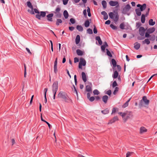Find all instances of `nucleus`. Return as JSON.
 <instances>
[{
	"label": "nucleus",
	"mask_w": 157,
	"mask_h": 157,
	"mask_svg": "<svg viewBox=\"0 0 157 157\" xmlns=\"http://www.w3.org/2000/svg\"><path fill=\"white\" fill-rule=\"evenodd\" d=\"M118 109L116 108H113L112 110V112L111 113V114H113L114 113H115L116 112V110Z\"/></svg>",
	"instance_id": "obj_50"
},
{
	"label": "nucleus",
	"mask_w": 157,
	"mask_h": 157,
	"mask_svg": "<svg viewBox=\"0 0 157 157\" xmlns=\"http://www.w3.org/2000/svg\"><path fill=\"white\" fill-rule=\"evenodd\" d=\"M91 84L90 83V85H87L86 86V90L87 92H91L92 88L91 87Z\"/></svg>",
	"instance_id": "obj_14"
},
{
	"label": "nucleus",
	"mask_w": 157,
	"mask_h": 157,
	"mask_svg": "<svg viewBox=\"0 0 157 157\" xmlns=\"http://www.w3.org/2000/svg\"><path fill=\"white\" fill-rule=\"evenodd\" d=\"M101 112L103 114H106L109 113V110L108 109H106L103 110H102Z\"/></svg>",
	"instance_id": "obj_28"
},
{
	"label": "nucleus",
	"mask_w": 157,
	"mask_h": 157,
	"mask_svg": "<svg viewBox=\"0 0 157 157\" xmlns=\"http://www.w3.org/2000/svg\"><path fill=\"white\" fill-rule=\"evenodd\" d=\"M79 61V60L78 59L77 57H75L74 59V61L75 63H76L77 62H78Z\"/></svg>",
	"instance_id": "obj_58"
},
{
	"label": "nucleus",
	"mask_w": 157,
	"mask_h": 157,
	"mask_svg": "<svg viewBox=\"0 0 157 157\" xmlns=\"http://www.w3.org/2000/svg\"><path fill=\"white\" fill-rule=\"evenodd\" d=\"M146 5L145 4H143L140 8V10L142 11L144 10L146 8Z\"/></svg>",
	"instance_id": "obj_27"
},
{
	"label": "nucleus",
	"mask_w": 157,
	"mask_h": 157,
	"mask_svg": "<svg viewBox=\"0 0 157 157\" xmlns=\"http://www.w3.org/2000/svg\"><path fill=\"white\" fill-rule=\"evenodd\" d=\"M145 16L144 14H142L141 17V21L143 23H144L145 22Z\"/></svg>",
	"instance_id": "obj_33"
},
{
	"label": "nucleus",
	"mask_w": 157,
	"mask_h": 157,
	"mask_svg": "<svg viewBox=\"0 0 157 157\" xmlns=\"http://www.w3.org/2000/svg\"><path fill=\"white\" fill-rule=\"evenodd\" d=\"M109 15V17L113 19L114 21L117 22L118 20L119 16L117 13L114 14L113 12H110Z\"/></svg>",
	"instance_id": "obj_3"
},
{
	"label": "nucleus",
	"mask_w": 157,
	"mask_h": 157,
	"mask_svg": "<svg viewBox=\"0 0 157 157\" xmlns=\"http://www.w3.org/2000/svg\"><path fill=\"white\" fill-rule=\"evenodd\" d=\"M53 16V13H50L48 14L47 16V19L48 21H52V17Z\"/></svg>",
	"instance_id": "obj_13"
},
{
	"label": "nucleus",
	"mask_w": 157,
	"mask_h": 157,
	"mask_svg": "<svg viewBox=\"0 0 157 157\" xmlns=\"http://www.w3.org/2000/svg\"><path fill=\"white\" fill-rule=\"evenodd\" d=\"M60 10V8L59 7H57L56 8L55 11L54 12V13H59V11Z\"/></svg>",
	"instance_id": "obj_43"
},
{
	"label": "nucleus",
	"mask_w": 157,
	"mask_h": 157,
	"mask_svg": "<svg viewBox=\"0 0 157 157\" xmlns=\"http://www.w3.org/2000/svg\"><path fill=\"white\" fill-rule=\"evenodd\" d=\"M80 36L79 35H77L76 36V39H75V43L76 44H78L80 41Z\"/></svg>",
	"instance_id": "obj_18"
},
{
	"label": "nucleus",
	"mask_w": 157,
	"mask_h": 157,
	"mask_svg": "<svg viewBox=\"0 0 157 157\" xmlns=\"http://www.w3.org/2000/svg\"><path fill=\"white\" fill-rule=\"evenodd\" d=\"M56 16L57 17L60 18L61 17V14L60 13H54Z\"/></svg>",
	"instance_id": "obj_39"
},
{
	"label": "nucleus",
	"mask_w": 157,
	"mask_h": 157,
	"mask_svg": "<svg viewBox=\"0 0 157 157\" xmlns=\"http://www.w3.org/2000/svg\"><path fill=\"white\" fill-rule=\"evenodd\" d=\"M76 53L78 56H81L83 55L84 52L80 49H78L76 50Z\"/></svg>",
	"instance_id": "obj_15"
},
{
	"label": "nucleus",
	"mask_w": 157,
	"mask_h": 157,
	"mask_svg": "<svg viewBox=\"0 0 157 157\" xmlns=\"http://www.w3.org/2000/svg\"><path fill=\"white\" fill-rule=\"evenodd\" d=\"M140 47V44L137 43L134 44V48L136 50L138 49Z\"/></svg>",
	"instance_id": "obj_24"
},
{
	"label": "nucleus",
	"mask_w": 157,
	"mask_h": 157,
	"mask_svg": "<svg viewBox=\"0 0 157 157\" xmlns=\"http://www.w3.org/2000/svg\"><path fill=\"white\" fill-rule=\"evenodd\" d=\"M27 6L31 9V10H28V11L32 14H34V13L33 10V7L31 2L30 1H28L27 2Z\"/></svg>",
	"instance_id": "obj_5"
},
{
	"label": "nucleus",
	"mask_w": 157,
	"mask_h": 157,
	"mask_svg": "<svg viewBox=\"0 0 157 157\" xmlns=\"http://www.w3.org/2000/svg\"><path fill=\"white\" fill-rule=\"evenodd\" d=\"M118 87H116L115 88V89L114 90V91L113 92V94L114 95L116 94L117 93V92L118 91Z\"/></svg>",
	"instance_id": "obj_44"
},
{
	"label": "nucleus",
	"mask_w": 157,
	"mask_h": 157,
	"mask_svg": "<svg viewBox=\"0 0 157 157\" xmlns=\"http://www.w3.org/2000/svg\"><path fill=\"white\" fill-rule=\"evenodd\" d=\"M135 11L137 15L138 16H140L141 15V11L139 9H136Z\"/></svg>",
	"instance_id": "obj_30"
},
{
	"label": "nucleus",
	"mask_w": 157,
	"mask_h": 157,
	"mask_svg": "<svg viewBox=\"0 0 157 157\" xmlns=\"http://www.w3.org/2000/svg\"><path fill=\"white\" fill-rule=\"evenodd\" d=\"M149 34L150 33H148L147 31V32L145 34V37L147 38L148 37H150V36H151V35H149Z\"/></svg>",
	"instance_id": "obj_56"
},
{
	"label": "nucleus",
	"mask_w": 157,
	"mask_h": 157,
	"mask_svg": "<svg viewBox=\"0 0 157 157\" xmlns=\"http://www.w3.org/2000/svg\"><path fill=\"white\" fill-rule=\"evenodd\" d=\"M110 27L114 30L117 29V27L113 24H111L110 25Z\"/></svg>",
	"instance_id": "obj_47"
},
{
	"label": "nucleus",
	"mask_w": 157,
	"mask_h": 157,
	"mask_svg": "<svg viewBox=\"0 0 157 157\" xmlns=\"http://www.w3.org/2000/svg\"><path fill=\"white\" fill-rule=\"evenodd\" d=\"M118 73L117 71H114L113 74V77L114 78H116L118 77Z\"/></svg>",
	"instance_id": "obj_23"
},
{
	"label": "nucleus",
	"mask_w": 157,
	"mask_h": 157,
	"mask_svg": "<svg viewBox=\"0 0 157 157\" xmlns=\"http://www.w3.org/2000/svg\"><path fill=\"white\" fill-rule=\"evenodd\" d=\"M70 21L71 22L72 24H74L75 23V20L73 18H71L70 20Z\"/></svg>",
	"instance_id": "obj_52"
},
{
	"label": "nucleus",
	"mask_w": 157,
	"mask_h": 157,
	"mask_svg": "<svg viewBox=\"0 0 157 157\" xmlns=\"http://www.w3.org/2000/svg\"><path fill=\"white\" fill-rule=\"evenodd\" d=\"M149 24L150 25H155V22L153 21L152 19H150L148 21Z\"/></svg>",
	"instance_id": "obj_25"
},
{
	"label": "nucleus",
	"mask_w": 157,
	"mask_h": 157,
	"mask_svg": "<svg viewBox=\"0 0 157 157\" xmlns=\"http://www.w3.org/2000/svg\"><path fill=\"white\" fill-rule=\"evenodd\" d=\"M87 33L89 34H91L93 33L92 30L90 29H88L87 30Z\"/></svg>",
	"instance_id": "obj_48"
},
{
	"label": "nucleus",
	"mask_w": 157,
	"mask_h": 157,
	"mask_svg": "<svg viewBox=\"0 0 157 157\" xmlns=\"http://www.w3.org/2000/svg\"><path fill=\"white\" fill-rule=\"evenodd\" d=\"M89 99L90 101H93L94 100L95 98L94 97H90Z\"/></svg>",
	"instance_id": "obj_57"
},
{
	"label": "nucleus",
	"mask_w": 157,
	"mask_h": 157,
	"mask_svg": "<svg viewBox=\"0 0 157 157\" xmlns=\"http://www.w3.org/2000/svg\"><path fill=\"white\" fill-rule=\"evenodd\" d=\"M87 12L88 13V16L90 17L91 16V14L90 12V9L89 7H87Z\"/></svg>",
	"instance_id": "obj_40"
},
{
	"label": "nucleus",
	"mask_w": 157,
	"mask_h": 157,
	"mask_svg": "<svg viewBox=\"0 0 157 157\" xmlns=\"http://www.w3.org/2000/svg\"><path fill=\"white\" fill-rule=\"evenodd\" d=\"M90 25V22L88 20H87L84 23L85 26L86 27H88Z\"/></svg>",
	"instance_id": "obj_36"
},
{
	"label": "nucleus",
	"mask_w": 157,
	"mask_h": 157,
	"mask_svg": "<svg viewBox=\"0 0 157 157\" xmlns=\"http://www.w3.org/2000/svg\"><path fill=\"white\" fill-rule=\"evenodd\" d=\"M76 28L77 30H78L79 31H82L83 30V29L82 27L81 26L79 25H78L77 26Z\"/></svg>",
	"instance_id": "obj_32"
},
{
	"label": "nucleus",
	"mask_w": 157,
	"mask_h": 157,
	"mask_svg": "<svg viewBox=\"0 0 157 157\" xmlns=\"http://www.w3.org/2000/svg\"><path fill=\"white\" fill-rule=\"evenodd\" d=\"M143 100L146 105H148L149 101L147 99V97L146 96H144L143 97Z\"/></svg>",
	"instance_id": "obj_16"
},
{
	"label": "nucleus",
	"mask_w": 157,
	"mask_h": 157,
	"mask_svg": "<svg viewBox=\"0 0 157 157\" xmlns=\"http://www.w3.org/2000/svg\"><path fill=\"white\" fill-rule=\"evenodd\" d=\"M141 25V23L140 22H137L136 23V27L137 29L140 28Z\"/></svg>",
	"instance_id": "obj_51"
},
{
	"label": "nucleus",
	"mask_w": 157,
	"mask_h": 157,
	"mask_svg": "<svg viewBox=\"0 0 157 157\" xmlns=\"http://www.w3.org/2000/svg\"><path fill=\"white\" fill-rule=\"evenodd\" d=\"M36 17L39 19H40L41 16L39 14H37L36 15Z\"/></svg>",
	"instance_id": "obj_61"
},
{
	"label": "nucleus",
	"mask_w": 157,
	"mask_h": 157,
	"mask_svg": "<svg viewBox=\"0 0 157 157\" xmlns=\"http://www.w3.org/2000/svg\"><path fill=\"white\" fill-rule=\"evenodd\" d=\"M106 50L107 51L106 53H107V55L110 57H112V55L111 54L110 52V51L107 49H106Z\"/></svg>",
	"instance_id": "obj_42"
},
{
	"label": "nucleus",
	"mask_w": 157,
	"mask_h": 157,
	"mask_svg": "<svg viewBox=\"0 0 157 157\" xmlns=\"http://www.w3.org/2000/svg\"><path fill=\"white\" fill-rule=\"evenodd\" d=\"M155 28L154 27H152L148 29L147 30V31L149 33H152L155 31Z\"/></svg>",
	"instance_id": "obj_19"
},
{
	"label": "nucleus",
	"mask_w": 157,
	"mask_h": 157,
	"mask_svg": "<svg viewBox=\"0 0 157 157\" xmlns=\"http://www.w3.org/2000/svg\"><path fill=\"white\" fill-rule=\"evenodd\" d=\"M57 58H56V60L54 63V66H57Z\"/></svg>",
	"instance_id": "obj_59"
},
{
	"label": "nucleus",
	"mask_w": 157,
	"mask_h": 157,
	"mask_svg": "<svg viewBox=\"0 0 157 157\" xmlns=\"http://www.w3.org/2000/svg\"><path fill=\"white\" fill-rule=\"evenodd\" d=\"M117 86V84L116 81H114L112 84V87L114 88Z\"/></svg>",
	"instance_id": "obj_49"
},
{
	"label": "nucleus",
	"mask_w": 157,
	"mask_h": 157,
	"mask_svg": "<svg viewBox=\"0 0 157 157\" xmlns=\"http://www.w3.org/2000/svg\"><path fill=\"white\" fill-rule=\"evenodd\" d=\"M86 60L83 58H81L80 59V62L79 63L78 67L79 68L82 69V66H85L86 65Z\"/></svg>",
	"instance_id": "obj_6"
},
{
	"label": "nucleus",
	"mask_w": 157,
	"mask_h": 157,
	"mask_svg": "<svg viewBox=\"0 0 157 157\" xmlns=\"http://www.w3.org/2000/svg\"><path fill=\"white\" fill-rule=\"evenodd\" d=\"M93 93L94 95H98L99 94L100 92L97 90H95L93 91Z\"/></svg>",
	"instance_id": "obj_41"
},
{
	"label": "nucleus",
	"mask_w": 157,
	"mask_h": 157,
	"mask_svg": "<svg viewBox=\"0 0 157 157\" xmlns=\"http://www.w3.org/2000/svg\"><path fill=\"white\" fill-rule=\"evenodd\" d=\"M111 62L113 67H115L116 66V62L115 60L113 59L111 60Z\"/></svg>",
	"instance_id": "obj_34"
},
{
	"label": "nucleus",
	"mask_w": 157,
	"mask_h": 157,
	"mask_svg": "<svg viewBox=\"0 0 157 157\" xmlns=\"http://www.w3.org/2000/svg\"><path fill=\"white\" fill-rule=\"evenodd\" d=\"M58 82L57 81L55 82L52 86V92L53 94V99H55L56 94L58 89Z\"/></svg>",
	"instance_id": "obj_2"
},
{
	"label": "nucleus",
	"mask_w": 157,
	"mask_h": 157,
	"mask_svg": "<svg viewBox=\"0 0 157 157\" xmlns=\"http://www.w3.org/2000/svg\"><path fill=\"white\" fill-rule=\"evenodd\" d=\"M69 29L70 31H72L75 28L73 26H71V27H69Z\"/></svg>",
	"instance_id": "obj_64"
},
{
	"label": "nucleus",
	"mask_w": 157,
	"mask_h": 157,
	"mask_svg": "<svg viewBox=\"0 0 157 157\" xmlns=\"http://www.w3.org/2000/svg\"><path fill=\"white\" fill-rule=\"evenodd\" d=\"M134 152H133L128 151L126 154V157H129L131 156Z\"/></svg>",
	"instance_id": "obj_35"
},
{
	"label": "nucleus",
	"mask_w": 157,
	"mask_h": 157,
	"mask_svg": "<svg viewBox=\"0 0 157 157\" xmlns=\"http://www.w3.org/2000/svg\"><path fill=\"white\" fill-rule=\"evenodd\" d=\"M101 4L103 6V8L105 9L106 8L107 3L105 1H102L101 2Z\"/></svg>",
	"instance_id": "obj_29"
},
{
	"label": "nucleus",
	"mask_w": 157,
	"mask_h": 157,
	"mask_svg": "<svg viewBox=\"0 0 157 157\" xmlns=\"http://www.w3.org/2000/svg\"><path fill=\"white\" fill-rule=\"evenodd\" d=\"M96 39L98 41L100 45H101L102 44V41L101 40L100 37L99 36H97L96 37Z\"/></svg>",
	"instance_id": "obj_22"
},
{
	"label": "nucleus",
	"mask_w": 157,
	"mask_h": 157,
	"mask_svg": "<svg viewBox=\"0 0 157 157\" xmlns=\"http://www.w3.org/2000/svg\"><path fill=\"white\" fill-rule=\"evenodd\" d=\"M94 28L93 29L94 33L95 34H96L97 33V29L96 28V27L95 25H94Z\"/></svg>",
	"instance_id": "obj_55"
},
{
	"label": "nucleus",
	"mask_w": 157,
	"mask_h": 157,
	"mask_svg": "<svg viewBox=\"0 0 157 157\" xmlns=\"http://www.w3.org/2000/svg\"><path fill=\"white\" fill-rule=\"evenodd\" d=\"M62 22V20L60 19H57L56 20V25H59V23H61Z\"/></svg>",
	"instance_id": "obj_37"
},
{
	"label": "nucleus",
	"mask_w": 157,
	"mask_h": 157,
	"mask_svg": "<svg viewBox=\"0 0 157 157\" xmlns=\"http://www.w3.org/2000/svg\"><path fill=\"white\" fill-rule=\"evenodd\" d=\"M124 23H121L120 25V28L123 29H124Z\"/></svg>",
	"instance_id": "obj_45"
},
{
	"label": "nucleus",
	"mask_w": 157,
	"mask_h": 157,
	"mask_svg": "<svg viewBox=\"0 0 157 157\" xmlns=\"http://www.w3.org/2000/svg\"><path fill=\"white\" fill-rule=\"evenodd\" d=\"M139 33L140 35L144 36L145 34V30L143 27H140L139 29Z\"/></svg>",
	"instance_id": "obj_8"
},
{
	"label": "nucleus",
	"mask_w": 157,
	"mask_h": 157,
	"mask_svg": "<svg viewBox=\"0 0 157 157\" xmlns=\"http://www.w3.org/2000/svg\"><path fill=\"white\" fill-rule=\"evenodd\" d=\"M82 79L84 81V82H86L87 81V77L86 76L85 74V73L83 72H82Z\"/></svg>",
	"instance_id": "obj_12"
},
{
	"label": "nucleus",
	"mask_w": 157,
	"mask_h": 157,
	"mask_svg": "<svg viewBox=\"0 0 157 157\" xmlns=\"http://www.w3.org/2000/svg\"><path fill=\"white\" fill-rule=\"evenodd\" d=\"M119 120L118 117L117 116L114 117L112 119L109 121L108 124H112L117 121Z\"/></svg>",
	"instance_id": "obj_9"
},
{
	"label": "nucleus",
	"mask_w": 157,
	"mask_h": 157,
	"mask_svg": "<svg viewBox=\"0 0 157 157\" xmlns=\"http://www.w3.org/2000/svg\"><path fill=\"white\" fill-rule=\"evenodd\" d=\"M109 4L110 6H115L117 5L118 6V3L117 1H111L109 2Z\"/></svg>",
	"instance_id": "obj_11"
},
{
	"label": "nucleus",
	"mask_w": 157,
	"mask_h": 157,
	"mask_svg": "<svg viewBox=\"0 0 157 157\" xmlns=\"http://www.w3.org/2000/svg\"><path fill=\"white\" fill-rule=\"evenodd\" d=\"M63 99L66 102H69L71 101V99L67 96V95Z\"/></svg>",
	"instance_id": "obj_20"
},
{
	"label": "nucleus",
	"mask_w": 157,
	"mask_h": 157,
	"mask_svg": "<svg viewBox=\"0 0 157 157\" xmlns=\"http://www.w3.org/2000/svg\"><path fill=\"white\" fill-rule=\"evenodd\" d=\"M111 94V91L110 90H109L108 91H107L106 94L109 95H110Z\"/></svg>",
	"instance_id": "obj_60"
},
{
	"label": "nucleus",
	"mask_w": 157,
	"mask_h": 157,
	"mask_svg": "<svg viewBox=\"0 0 157 157\" xmlns=\"http://www.w3.org/2000/svg\"><path fill=\"white\" fill-rule=\"evenodd\" d=\"M131 99V98H130L123 105L122 107L123 108H125L127 107L128 105V102L130 101Z\"/></svg>",
	"instance_id": "obj_31"
},
{
	"label": "nucleus",
	"mask_w": 157,
	"mask_h": 157,
	"mask_svg": "<svg viewBox=\"0 0 157 157\" xmlns=\"http://www.w3.org/2000/svg\"><path fill=\"white\" fill-rule=\"evenodd\" d=\"M108 17V16L107 14H106L105 15H104V19L105 20L107 19Z\"/></svg>",
	"instance_id": "obj_63"
},
{
	"label": "nucleus",
	"mask_w": 157,
	"mask_h": 157,
	"mask_svg": "<svg viewBox=\"0 0 157 157\" xmlns=\"http://www.w3.org/2000/svg\"><path fill=\"white\" fill-rule=\"evenodd\" d=\"M142 43L143 44H147L148 45L150 44V42L149 39H146L142 41Z\"/></svg>",
	"instance_id": "obj_21"
},
{
	"label": "nucleus",
	"mask_w": 157,
	"mask_h": 157,
	"mask_svg": "<svg viewBox=\"0 0 157 157\" xmlns=\"http://www.w3.org/2000/svg\"><path fill=\"white\" fill-rule=\"evenodd\" d=\"M155 39V36L154 35H151L149 38V40L151 41H154Z\"/></svg>",
	"instance_id": "obj_38"
},
{
	"label": "nucleus",
	"mask_w": 157,
	"mask_h": 157,
	"mask_svg": "<svg viewBox=\"0 0 157 157\" xmlns=\"http://www.w3.org/2000/svg\"><path fill=\"white\" fill-rule=\"evenodd\" d=\"M67 94L64 92L60 91L58 94V97L59 98L63 99L66 95Z\"/></svg>",
	"instance_id": "obj_7"
},
{
	"label": "nucleus",
	"mask_w": 157,
	"mask_h": 157,
	"mask_svg": "<svg viewBox=\"0 0 157 157\" xmlns=\"http://www.w3.org/2000/svg\"><path fill=\"white\" fill-rule=\"evenodd\" d=\"M131 8V6L129 4L126 5L124 7L122 10V13L124 14H127Z\"/></svg>",
	"instance_id": "obj_4"
},
{
	"label": "nucleus",
	"mask_w": 157,
	"mask_h": 157,
	"mask_svg": "<svg viewBox=\"0 0 157 157\" xmlns=\"http://www.w3.org/2000/svg\"><path fill=\"white\" fill-rule=\"evenodd\" d=\"M63 14L64 17L66 19H67L69 15L67 10H65L64 11Z\"/></svg>",
	"instance_id": "obj_26"
},
{
	"label": "nucleus",
	"mask_w": 157,
	"mask_h": 157,
	"mask_svg": "<svg viewBox=\"0 0 157 157\" xmlns=\"http://www.w3.org/2000/svg\"><path fill=\"white\" fill-rule=\"evenodd\" d=\"M69 0H63V4L65 5H67V4Z\"/></svg>",
	"instance_id": "obj_53"
},
{
	"label": "nucleus",
	"mask_w": 157,
	"mask_h": 157,
	"mask_svg": "<svg viewBox=\"0 0 157 157\" xmlns=\"http://www.w3.org/2000/svg\"><path fill=\"white\" fill-rule=\"evenodd\" d=\"M54 72L55 73H56L57 72L58 70L57 69V66H54Z\"/></svg>",
	"instance_id": "obj_54"
},
{
	"label": "nucleus",
	"mask_w": 157,
	"mask_h": 157,
	"mask_svg": "<svg viewBox=\"0 0 157 157\" xmlns=\"http://www.w3.org/2000/svg\"><path fill=\"white\" fill-rule=\"evenodd\" d=\"M147 132V129L143 126L141 127L140 128V134H143Z\"/></svg>",
	"instance_id": "obj_10"
},
{
	"label": "nucleus",
	"mask_w": 157,
	"mask_h": 157,
	"mask_svg": "<svg viewBox=\"0 0 157 157\" xmlns=\"http://www.w3.org/2000/svg\"><path fill=\"white\" fill-rule=\"evenodd\" d=\"M108 98V97L107 95H105L103 96L102 100L105 103H106L107 102Z\"/></svg>",
	"instance_id": "obj_17"
},
{
	"label": "nucleus",
	"mask_w": 157,
	"mask_h": 157,
	"mask_svg": "<svg viewBox=\"0 0 157 157\" xmlns=\"http://www.w3.org/2000/svg\"><path fill=\"white\" fill-rule=\"evenodd\" d=\"M118 114L121 116L124 122H126L128 119L132 117V115L131 112L126 111L124 112H119Z\"/></svg>",
	"instance_id": "obj_1"
},
{
	"label": "nucleus",
	"mask_w": 157,
	"mask_h": 157,
	"mask_svg": "<svg viewBox=\"0 0 157 157\" xmlns=\"http://www.w3.org/2000/svg\"><path fill=\"white\" fill-rule=\"evenodd\" d=\"M83 13L85 17H86L87 16V13L86 10H83Z\"/></svg>",
	"instance_id": "obj_62"
},
{
	"label": "nucleus",
	"mask_w": 157,
	"mask_h": 157,
	"mask_svg": "<svg viewBox=\"0 0 157 157\" xmlns=\"http://www.w3.org/2000/svg\"><path fill=\"white\" fill-rule=\"evenodd\" d=\"M40 16H41L44 17L46 15V13L45 12L43 11H41L40 12Z\"/></svg>",
	"instance_id": "obj_46"
}]
</instances>
